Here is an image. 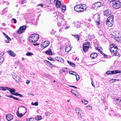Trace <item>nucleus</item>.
I'll return each instance as SVG.
<instances>
[{"label": "nucleus", "mask_w": 121, "mask_h": 121, "mask_svg": "<svg viewBox=\"0 0 121 121\" xmlns=\"http://www.w3.org/2000/svg\"><path fill=\"white\" fill-rule=\"evenodd\" d=\"M18 111L17 112L16 114L17 116L22 117L27 112L26 108L24 106H21L19 107L18 108Z\"/></svg>", "instance_id": "obj_1"}, {"label": "nucleus", "mask_w": 121, "mask_h": 121, "mask_svg": "<svg viewBox=\"0 0 121 121\" xmlns=\"http://www.w3.org/2000/svg\"><path fill=\"white\" fill-rule=\"evenodd\" d=\"M39 37L38 34L35 33L29 36L30 41L31 43H34L38 40Z\"/></svg>", "instance_id": "obj_2"}, {"label": "nucleus", "mask_w": 121, "mask_h": 121, "mask_svg": "<svg viewBox=\"0 0 121 121\" xmlns=\"http://www.w3.org/2000/svg\"><path fill=\"white\" fill-rule=\"evenodd\" d=\"M113 7L115 9H118L121 7V1L114 0L113 1Z\"/></svg>", "instance_id": "obj_3"}, {"label": "nucleus", "mask_w": 121, "mask_h": 121, "mask_svg": "<svg viewBox=\"0 0 121 121\" xmlns=\"http://www.w3.org/2000/svg\"><path fill=\"white\" fill-rule=\"evenodd\" d=\"M56 17L58 21H61L63 22H65L64 20L63 19L64 16L61 13H59Z\"/></svg>", "instance_id": "obj_4"}, {"label": "nucleus", "mask_w": 121, "mask_h": 121, "mask_svg": "<svg viewBox=\"0 0 121 121\" xmlns=\"http://www.w3.org/2000/svg\"><path fill=\"white\" fill-rule=\"evenodd\" d=\"M26 29V26H20L17 30V32L18 34H21L25 31Z\"/></svg>", "instance_id": "obj_5"}, {"label": "nucleus", "mask_w": 121, "mask_h": 121, "mask_svg": "<svg viewBox=\"0 0 121 121\" xmlns=\"http://www.w3.org/2000/svg\"><path fill=\"white\" fill-rule=\"evenodd\" d=\"M121 73V70H119L113 71H109L106 72V73L107 74H114L115 73Z\"/></svg>", "instance_id": "obj_6"}, {"label": "nucleus", "mask_w": 121, "mask_h": 121, "mask_svg": "<svg viewBox=\"0 0 121 121\" xmlns=\"http://www.w3.org/2000/svg\"><path fill=\"white\" fill-rule=\"evenodd\" d=\"M101 4L100 2L95 3L92 5V8L93 9H97L101 6Z\"/></svg>", "instance_id": "obj_7"}, {"label": "nucleus", "mask_w": 121, "mask_h": 121, "mask_svg": "<svg viewBox=\"0 0 121 121\" xmlns=\"http://www.w3.org/2000/svg\"><path fill=\"white\" fill-rule=\"evenodd\" d=\"M50 43V42L48 41H45L43 42L41 45V47L44 48L48 46Z\"/></svg>", "instance_id": "obj_8"}, {"label": "nucleus", "mask_w": 121, "mask_h": 121, "mask_svg": "<svg viewBox=\"0 0 121 121\" xmlns=\"http://www.w3.org/2000/svg\"><path fill=\"white\" fill-rule=\"evenodd\" d=\"M100 16L99 15H97L95 16V21L96 24L99 25L101 23V22L100 20Z\"/></svg>", "instance_id": "obj_9"}, {"label": "nucleus", "mask_w": 121, "mask_h": 121, "mask_svg": "<svg viewBox=\"0 0 121 121\" xmlns=\"http://www.w3.org/2000/svg\"><path fill=\"white\" fill-rule=\"evenodd\" d=\"M75 109L76 113L78 115V117H79L81 118L82 117V111L78 108H76Z\"/></svg>", "instance_id": "obj_10"}, {"label": "nucleus", "mask_w": 121, "mask_h": 121, "mask_svg": "<svg viewBox=\"0 0 121 121\" xmlns=\"http://www.w3.org/2000/svg\"><path fill=\"white\" fill-rule=\"evenodd\" d=\"M112 11L110 9H107L104 11V16H108L112 14Z\"/></svg>", "instance_id": "obj_11"}, {"label": "nucleus", "mask_w": 121, "mask_h": 121, "mask_svg": "<svg viewBox=\"0 0 121 121\" xmlns=\"http://www.w3.org/2000/svg\"><path fill=\"white\" fill-rule=\"evenodd\" d=\"M80 5L79 4L76 5L74 7V10L78 12L82 11Z\"/></svg>", "instance_id": "obj_12"}, {"label": "nucleus", "mask_w": 121, "mask_h": 121, "mask_svg": "<svg viewBox=\"0 0 121 121\" xmlns=\"http://www.w3.org/2000/svg\"><path fill=\"white\" fill-rule=\"evenodd\" d=\"M13 116L10 114H8L6 116V118L8 121H10L13 119Z\"/></svg>", "instance_id": "obj_13"}, {"label": "nucleus", "mask_w": 121, "mask_h": 121, "mask_svg": "<svg viewBox=\"0 0 121 121\" xmlns=\"http://www.w3.org/2000/svg\"><path fill=\"white\" fill-rule=\"evenodd\" d=\"M91 25V24L90 23H85V24L83 26V28L84 30H86L87 28H89Z\"/></svg>", "instance_id": "obj_14"}, {"label": "nucleus", "mask_w": 121, "mask_h": 121, "mask_svg": "<svg viewBox=\"0 0 121 121\" xmlns=\"http://www.w3.org/2000/svg\"><path fill=\"white\" fill-rule=\"evenodd\" d=\"M71 47L70 45L69 44H68L67 45L65 48V50L66 52H69L71 49Z\"/></svg>", "instance_id": "obj_15"}, {"label": "nucleus", "mask_w": 121, "mask_h": 121, "mask_svg": "<svg viewBox=\"0 0 121 121\" xmlns=\"http://www.w3.org/2000/svg\"><path fill=\"white\" fill-rule=\"evenodd\" d=\"M66 24V23L65 22H62L61 21H58L57 23V25L58 26H62V28H63L64 27V26H65Z\"/></svg>", "instance_id": "obj_16"}, {"label": "nucleus", "mask_w": 121, "mask_h": 121, "mask_svg": "<svg viewBox=\"0 0 121 121\" xmlns=\"http://www.w3.org/2000/svg\"><path fill=\"white\" fill-rule=\"evenodd\" d=\"M54 1H56V7L59 8L62 5L61 2L59 1L58 0H56Z\"/></svg>", "instance_id": "obj_17"}, {"label": "nucleus", "mask_w": 121, "mask_h": 121, "mask_svg": "<svg viewBox=\"0 0 121 121\" xmlns=\"http://www.w3.org/2000/svg\"><path fill=\"white\" fill-rule=\"evenodd\" d=\"M55 59L59 62L63 63L64 61L63 59L60 57L56 56L55 57Z\"/></svg>", "instance_id": "obj_18"}, {"label": "nucleus", "mask_w": 121, "mask_h": 121, "mask_svg": "<svg viewBox=\"0 0 121 121\" xmlns=\"http://www.w3.org/2000/svg\"><path fill=\"white\" fill-rule=\"evenodd\" d=\"M7 52L12 56L15 57L16 56L15 54L11 50L8 51Z\"/></svg>", "instance_id": "obj_19"}, {"label": "nucleus", "mask_w": 121, "mask_h": 121, "mask_svg": "<svg viewBox=\"0 0 121 121\" xmlns=\"http://www.w3.org/2000/svg\"><path fill=\"white\" fill-rule=\"evenodd\" d=\"M7 90L9 91L11 93V94L12 95V94H14L16 91L15 89H13L9 87H8Z\"/></svg>", "instance_id": "obj_20"}, {"label": "nucleus", "mask_w": 121, "mask_h": 121, "mask_svg": "<svg viewBox=\"0 0 121 121\" xmlns=\"http://www.w3.org/2000/svg\"><path fill=\"white\" fill-rule=\"evenodd\" d=\"M80 5L81 7L82 11H83L84 10H85L87 8V6L85 4H79Z\"/></svg>", "instance_id": "obj_21"}, {"label": "nucleus", "mask_w": 121, "mask_h": 121, "mask_svg": "<svg viewBox=\"0 0 121 121\" xmlns=\"http://www.w3.org/2000/svg\"><path fill=\"white\" fill-rule=\"evenodd\" d=\"M113 16L112 15H110L107 18V21L113 22Z\"/></svg>", "instance_id": "obj_22"}, {"label": "nucleus", "mask_w": 121, "mask_h": 121, "mask_svg": "<svg viewBox=\"0 0 121 121\" xmlns=\"http://www.w3.org/2000/svg\"><path fill=\"white\" fill-rule=\"evenodd\" d=\"M13 78L18 83L20 82V78L19 76H13Z\"/></svg>", "instance_id": "obj_23"}, {"label": "nucleus", "mask_w": 121, "mask_h": 121, "mask_svg": "<svg viewBox=\"0 0 121 121\" xmlns=\"http://www.w3.org/2000/svg\"><path fill=\"white\" fill-rule=\"evenodd\" d=\"M114 45H111L110 46V51L111 52H114V50L117 47L114 46L115 45L114 44Z\"/></svg>", "instance_id": "obj_24"}, {"label": "nucleus", "mask_w": 121, "mask_h": 121, "mask_svg": "<svg viewBox=\"0 0 121 121\" xmlns=\"http://www.w3.org/2000/svg\"><path fill=\"white\" fill-rule=\"evenodd\" d=\"M97 56V54L96 53H91L90 56V57L92 59H94L96 58Z\"/></svg>", "instance_id": "obj_25"}, {"label": "nucleus", "mask_w": 121, "mask_h": 121, "mask_svg": "<svg viewBox=\"0 0 121 121\" xmlns=\"http://www.w3.org/2000/svg\"><path fill=\"white\" fill-rule=\"evenodd\" d=\"M113 24V22L106 21V24L108 26L111 27L112 26Z\"/></svg>", "instance_id": "obj_26"}, {"label": "nucleus", "mask_w": 121, "mask_h": 121, "mask_svg": "<svg viewBox=\"0 0 121 121\" xmlns=\"http://www.w3.org/2000/svg\"><path fill=\"white\" fill-rule=\"evenodd\" d=\"M71 92L75 96L77 97L78 95V93L77 91L74 90H71Z\"/></svg>", "instance_id": "obj_27"}, {"label": "nucleus", "mask_w": 121, "mask_h": 121, "mask_svg": "<svg viewBox=\"0 0 121 121\" xmlns=\"http://www.w3.org/2000/svg\"><path fill=\"white\" fill-rule=\"evenodd\" d=\"M45 63L46 65L49 67H52V64L49 62L47 60L45 61Z\"/></svg>", "instance_id": "obj_28"}, {"label": "nucleus", "mask_w": 121, "mask_h": 121, "mask_svg": "<svg viewBox=\"0 0 121 121\" xmlns=\"http://www.w3.org/2000/svg\"><path fill=\"white\" fill-rule=\"evenodd\" d=\"M6 96L7 97H9L10 98H13L14 99L16 100H18V101H20L21 100L20 99H19L18 98H17V97H14V96H13V95H6Z\"/></svg>", "instance_id": "obj_29"}, {"label": "nucleus", "mask_w": 121, "mask_h": 121, "mask_svg": "<svg viewBox=\"0 0 121 121\" xmlns=\"http://www.w3.org/2000/svg\"><path fill=\"white\" fill-rule=\"evenodd\" d=\"M90 46V43L88 42L85 43L83 45V46L85 47H87L89 48Z\"/></svg>", "instance_id": "obj_30"}, {"label": "nucleus", "mask_w": 121, "mask_h": 121, "mask_svg": "<svg viewBox=\"0 0 121 121\" xmlns=\"http://www.w3.org/2000/svg\"><path fill=\"white\" fill-rule=\"evenodd\" d=\"M60 73H63V72H65L66 73H68L67 69L66 68H64L60 70Z\"/></svg>", "instance_id": "obj_31"}, {"label": "nucleus", "mask_w": 121, "mask_h": 121, "mask_svg": "<svg viewBox=\"0 0 121 121\" xmlns=\"http://www.w3.org/2000/svg\"><path fill=\"white\" fill-rule=\"evenodd\" d=\"M45 52L48 55H52V52L51 51V50L50 49H49L48 50H47Z\"/></svg>", "instance_id": "obj_32"}, {"label": "nucleus", "mask_w": 121, "mask_h": 121, "mask_svg": "<svg viewBox=\"0 0 121 121\" xmlns=\"http://www.w3.org/2000/svg\"><path fill=\"white\" fill-rule=\"evenodd\" d=\"M61 7V9L62 10V11L63 12H64L66 9V5H62Z\"/></svg>", "instance_id": "obj_33"}, {"label": "nucleus", "mask_w": 121, "mask_h": 121, "mask_svg": "<svg viewBox=\"0 0 121 121\" xmlns=\"http://www.w3.org/2000/svg\"><path fill=\"white\" fill-rule=\"evenodd\" d=\"M118 49L117 47L116 48L114 49V52H113L112 53H113L114 54V55L116 56H117V55L118 54Z\"/></svg>", "instance_id": "obj_34"}, {"label": "nucleus", "mask_w": 121, "mask_h": 121, "mask_svg": "<svg viewBox=\"0 0 121 121\" xmlns=\"http://www.w3.org/2000/svg\"><path fill=\"white\" fill-rule=\"evenodd\" d=\"M2 33L3 35L8 40V41H10L11 40V39L5 33L3 32Z\"/></svg>", "instance_id": "obj_35"}, {"label": "nucleus", "mask_w": 121, "mask_h": 121, "mask_svg": "<svg viewBox=\"0 0 121 121\" xmlns=\"http://www.w3.org/2000/svg\"><path fill=\"white\" fill-rule=\"evenodd\" d=\"M8 87H4L1 86L0 87V90L3 91H5L6 90H7Z\"/></svg>", "instance_id": "obj_36"}, {"label": "nucleus", "mask_w": 121, "mask_h": 121, "mask_svg": "<svg viewBox=\"0 0 121 121\" xmlns=\"http://www.w3.org/2000/svg\"><path fill=\"white\" fill-rule=\"evenodd\" d=\"M67 62L71 66H73V67H75V64L73 62H70L69 60H68Z\"/></svg>", "instance_id": "obj_37"}, {"label": "nucleus", "mask_w": 121, "mask_h": 121, "mask_svg": "<svg viewBox=\"0 0 121 121\" xmlns=\"http://www.w3.org/2000/svg\"><path fill=\"white\" fill-rule=\"evenodd\" d=\"M69 73L72 75H75V76H79L77 74L76 72L72 71L69 72Z\"/></svg>", "instance_id": "obj_38"}, {"label": "nucleus", "mask_w": 121, "mask_h": 121, "mask_svg": "<svg viewBox=\"0 0 121 121\" xmlns=\"http://www.w3.org/2000/svg\"><path fill=\"white\" fill-rule=\"evenodd\" d=\"M7 11V8H4L2 11L1 13L2 15L4 14V13H6Z\"/></svg>", "instance_id": "obj_39"}, {"label": "nucleus", "mask_w": 121, "mask_h": 121, "mask_svg": "<svg viewBox=\"0 0 121 121\" xmlns=\"http://www.w3.org/2000/svg\"><path fill=\"white\" fill-rule=\"evenodd\" d=\"M12 95H14L16 96H20V97H23V96L21 94L18 93L17 92H16L14 93V94H12Z\"/></svg>", "instance_id": "obj_40"}, {"label": "nucleus", "mask_w": 121, "mask_h": 121, "mask_svg": "<svg viewBox=\"0 0 121 121\" xmlns=\"http://www.w3.org/2000/svg\"><path fill=\"white\" fill-rule=\"evenodd\" d=\"M118 80V79H112L110 80L109 81V82L111 83H113L115 81H117Z\"/></svg>", "instance_id": "obj_41"}, {"label": "nucleus", "mask_w": 121, "mask_h": 121, "mask_svg": "<svg viewBox=\"0 0 121 121\" xmlns=\"http://www.w3.org/2000/svg\"><path fill=\"white\" fill-rule=\"evenodd\" d=\"M42 119V117L40 116H37V117H35V119L37 120H39Z\"/></svg>", "instance_id": "obj_42"}, {"label": "nucleus", "mask_w": 121, "mask_h": 121, "mask_svg": "<svg viewBox=\"0 0 121 121\" xmlns=\"http://www.w3.org/2000/svg\"><path fill=\"white\" fill-rule=\"evenodd\" d=\"M97 50L101 54H102V52L101 50V48L100 47H97Z\"/></svg>", "instance_id": "obj_43"}, {"label": "nucleus", "mask_w": 121, "mask_h": 121, "mask_svg": "<svg viewBox=\"0 0 121 121\" xmlns=\"http://www.w3.org/2000/svg\"><path fill=\"white\" fill-rule=\"evenodd\" d=\"M26 55L27 56H32L33 55V54L32 52H29L27 53Z\"/></svg>", "instance_id": "obj_44"}, {"label": "nucleus", "mask_w": 121, "mask_h": 121, "mask_svg": "<svg viewBox=\"0 0 121 121\" xmlns=\"http://www.w3.org/2000/svg\"><path fill=\"white\" fill-rule=\"evenodd\" d=\"M81 102L82 103H84L85 104H87L88 103V101L85 99H82L81 100Z\"/></svg>", "instance_id": "obj_45"}, {"label": "nucleus", "mask_w": 121, "mask_h": 121, "mask_svg": "<svg viewBox=\"0 0 121 121\" xmlns=\"http://www.w3.org/2000/svg\"><path fill=\"white\" fill-rule=\"evenodd\" d=\"M57 38L58 40L61 41H62L64 39V38L61 36H58L57 37Z\"/></svg>", "instance_id": "obj_46"}, {"label": "nucleus", "mask_w": 121, "mask_h": 121, "mask_svg": "<svg viewBox=\"0 0 121 121\" xmlns=\"http://www.w3.org/2000/svg\"><path fill=\"white\" fill-rule=\"evenodd\" d=\"M26 121H35L34 119L32 118L31 117L30 118H29L27 119Z\"/></svg>", "instance_id": "obj_47"}, {"label": "nucleus", "mask_w": 121, "mask_h": 121, "mask_svg": "<svg viewBox=\"0 0 121 121\" xmlns=\"http://www.w3.org/2000/svg\"><path fill=\"white\" fill-rule=\"evenodd\" d=\"M85 47V48H84V46H83V50L85 52H86L88 51V48H87V47Z\"/></svg>", "instance_id": "obj_48"}, {"label": "nucleus", "mask_w": 121, "mask_h": 121, "mask_svg": "<svg viewBox=\"0 0 121 121\" xmlns=\"http://www.w3.org/2000/svg\"><path fill=\"white\" fill-rule=\"evenodd\" d=\"M4 60V58L3 57L0 58V65L2 64Z\"/></svg>", "instance_id": "obj_49"}, {"label": "nucleus", "mask_w": 121, "mask_h": 121, "mask_svg": "<svg viewBox=\"0 0 121 121\" xmlns=\"http://www.w3.org/2000/svg\"><path fill=\"white\" fill-rule=\"evenodd\" d=\"M31 104L32 105L37 106L38 105V102H35L34 103H32Z\"/></svg>", "instance_id": "obj_50"}, {"label": "nucleus", "mask_w": 121, "mask_h": 121, "mask_svg": "<svg viewBox=\"0 0 121 121\" xmlns=\"http://www.w3.org/2000/svg\"><path fill=\"white\" fill-rule=\"evenodd\" d=\"M53 82H55V83L58 86H60V85L58 82L54 80L53 81Z\"/></svg>", "instance_id": "obj_51"}, {"label": "nucleus", "mask_w": 121, "mask_h": 121, "mask_svg": "<svg viewBox=\"0 0 121 121\" xmlns=\"http://www.w3.org/2000/svg\"><path fill=\"white\" fill-rule=\"evenodd\" d=\"M121 99H115V101L117 103H119Z\"/></svg>", "instance_id": "obj_52"}, {"label": "nucleus", "mask_w": 121, "mask_h": 121, "mask_svg": "<svg viewBox=\"0 0 121 121\" xmlns=\"http://www.w3.org/2000/svg\"><path fill=\"white\" fill-rule=\"evenodd\" d=\"M43 5L42 3H41V4H38L37 6L38 7L39 6L42 8L43 7Z\"/></svg>", "instance_id": "obj_53"}, {"label": "nucleus", "mask_w": 121, "mask_h": 121, "mask_svg": "<svg viewBox=\"0 0 121 121\" xmlns=\"http://www.w3.org/2000/svg\"><path fill=\"white\" fill-rule=\"evenodd\" d=\"M86 108L87 109L89 110H91L92 109V107L90 106V105H88L87 106Z\"/></svg>", "instance_id": "obj_54"}, {"label": "nucleus", "mask_w": 121, "mask_h": 121, "mask_svg": "<svg viewBox=\"0 0 121 121\" xmlns=\"http://www.w3.org/2000/svg\"><path fill=\"white\" fill-rule=\"evenodd\" d=\"M45 115L47 116H50V113H49L48 112H46L45 113Z\"/></svg>", "instance_id": "obj_55"}, {"label": "nucleus", "mask_w": 121, "mask_h": 121, "mask_svg": "<svg viewBox=\"0 0 121 121\" xmlns=\"http://www.w3.org/2000/svg\"><path fill=\"white\" fill-rule=\"evenodd\" d=\"M27 2V1L26 0H23L21 2V4H23L25 3H26Z\"/></svg>", "instance_id": "obj_56"}, {"label": "nucleus", "mask_w": 121, "mask_h": 121, "mask_svg": "<svg viewBox=\"0 0 121 121\" xmlns=\"http://www.w3.org/2000/svg\"><path fill=\"white\" fill-rule=\"evenodd\" d=\"M73 36L75 38H77V40L78 41L79 40V37H78V36L77 35H73Z\"/></svg>", "instance_id": "obj_57"}, {"label": "nucleus", "mask_w": 121, "mask_h": 121, "mask_svg": "<svg viewBox=\"0 0 121 121\" xmlns=\"http://www.w3.org/2000/svg\"><path fill=\"white\" fill-rule=\"evenodd\" d=\"M12 19L14 21V23H16L17 22V20L16 19L14 18H13Z\"/></svg>", "instance_id": "obj_58"}, {"label": "nucleus", "mask_w": 121, "mask_h": 121, "mask_svg": "<svg viewBox=\"0 0 121 121\" xmlns=\"http://www.w3.org/2000/svg\"><path fill=\"white\" fill-rule=\"evenodd\" d=\"M76 79L78 81L79 79V76H76Z\"/></svg>", "instance_id": "obj_59"}, {"label": "nucleus", "mask_w": 121, "mask_h": 121, "mask_svg": "<svg viewBox=\"0 0 121 121\" xmlns=\"http://www.w3.org/2000/svg\"><path fill=\"white\" fill-rule=\"evenodd\" d=\"M70 26H66L65 27V29L66 30V29L69 28H70Z\"/></svg>", "instance_id": "obj_60"}, {"label": "nucleus", "mask_w": 121, "mask_h": 121, "mask_svg": "<svg viewBox=\"0 0 121 121\" xmlns=\"http://www.w3.org/2000/svg\"><path fill=\"white\" fill-rule=\"evenodd\" d=\"M30 83V81L28 80H27L26 81V84H29Z\"/></svg>", "instance_id": "obj_61"}, {"label": "nucleus", "mask_w": 121, "mask_h": 121, "mask_svg": "<svg viewBox=\"0 0 121 121\" xmlns=\"http://www.w3.org/2000/svg\"><path fill=\"white\" fill-rule=\"evenodd\" d=\"M91 84L92 85V86L94 87H95V85L94 84V82H93V81H92L91 82Z\"/></svg>", "instance_id": "obj_62"}, {"label": "nucleus", "mask_w": 121, "mask_h": 121, "mask_svg": "<svg viewBox=\"0 0 121 121\" xmlns=\"http://www.w3.org/2000/svg\"><path fill=\"white\" fill-rule=\"evenodd\" d=\"M4 54V53L3 52H1L0 54V56H2Z\"/></svg>", "instance_id": "obj_63"}, {"label": "nucleus", "mask_w": 121, "mask_h": 121, "mask_svg": "<svg viewBox=\"0 0 121 121\" xmlns=\"http://www.w3.org/2000/svg\"><path fill=\"white\" fill-rule=\"evenodd\" d=\"M48 59L49 60H50L53 61H54V60H53V59L51 58V57H49Z\"/></svg>", "instance_id": "obj_64"}]
</instances>
